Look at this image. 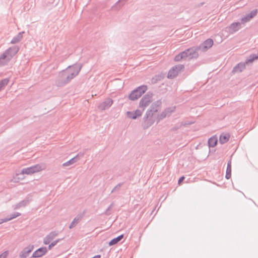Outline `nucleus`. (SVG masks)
Here are the masks:
<instances>
[{
    "label": "nucleus",
    "instance_id": "ddd939ff",
    "mask_svg": "<svg viewBox=\"0 0 258 258\" xmlns=\"http://www.w3.org/2000/svg\"><path fill=\"white\" fill-rule=\"evenodd\" d=\"M34 248V245H29L27 247H25L20 253L19 256L21 258H26L29 253H30Z\"/></svg>",
    "mask_w": 258,
    "mask_h": 258
},
{
    "label": "nucleus",
    "instance_id": "2f4dec72",
    "mask_svg": "<svg viewBox=\"0 0 258 258\" xmlns=\"http://www.w3.org/2000/svg\"><path fill=\"white\" fill-rule=\"evenodd\" d=\"M126 115H127V117H128L130 118L133 119H135L137 118L135 114L134 113V111H127L126 112Z\"/></svg>",
    "mask_w": 258,
    "mask_h": 258
},
{
    "label": "nucleus",
    "instance_id": "4468645a",
    "mask_svg": "<svg viewBox=\"0 0 258 258\" xmlns=\"http://www.w3.org/2000/svg\"><path fill=\"white\" fill-rule=\"evenodd\" d=\"M112 99L111 98H107L98 106V108L102 110H106L109 108L112 105Z\"/></svg>",
    "mask_w": 258,
    "mask_h": 258
},
{
    "label": "nucleus",
    "instance_id": "4c0bfd02",
    "mask_svg": "<svg viewBox=\"0 0 258 258\" xmlns=\"http://www.w3.org/2000/svg\"><path fill=\"white\" fill-rule=\"evenodd\" d=\"M113 204H111L109 206V207L107 209V210H106V211H105V214H106V215H109V213H108V211H109V210H110L111 209V208H112V206H113Z\"/></svg>",
    "mask_w": 258,
    "mask_h": 258
},
{
    "label": "nucleus",
    "instance_id": "423d86ee",
    "mask_svg": "<svg viewBox=\"0 0 258 258\" xmlns=\"http://www.w3.org/2000/svg\"><path fill=\"white\" fill-rule=\"evenodd\" d=\"M152 94L148 92L141 99L139 103V107L144 110L145 108L148 106L152 101Z\"/></svg>",
    "mask_w": 258,
    "mask_h": 258
},
{
    "label": "nucleus",
    "instance_id": "6ab92c4d",
    "mask_svg": "<svg viewBox=\"0 0 258 258\" xmlns=\"http://www.w3.org/2000/svg\"><path fill=\"white\" fill-rule=\"evenodd\" d=\"M82 216L80 215H78L72 221L69 226L70 229H72L75 227L81 220Z\"/></svg>",
    "mask_w": 258,
    "mask_h": 258
},
{
    "label": "nucleus",
    "instance_id": "7c9ffc66",
    "mask_svg": "<svg viewBox=\"0 0 258 258\" xmlns=\"http://www.w3.org/2000/svg\"><path fill=\"white\" fill-rule=\"evenodd\" d=\"M63 238L57 239L55 240V241H53V242H52L50 244H49V245L48 246V249L50 250L52 247L55 246L58 242H59Z\"/></svg>",
    "mask_w": 258,
    "mask_h": 258
},
{
    "label": "nucleus",
    "instance_id": "c85d7f7f",
    "mask_svg": "<svg viewBox=\"0 0 258 258\" xmlns=\"http://www.w3.org/2000/svg\"><path fill=\"white\" fill-rule=\"evenodd\" d=\"M57 235L58 233L57 232L52 231L46 236L48 237V239L52 241Z\"/></svg>",
    "mask_w": 258,
    "mask_h": 258
},
{
    "label": "nucleus",
    "instance_id": "f8f14e48",
    "mask_svg": "<svg viewBox=\"0 0 258 258\" xmlns=\"http://www.w3.org/2000/svg\"><path fill=\"white\" fill-rule=\"evenodd\" d=\"M187 49V50H189L188 51V59L197 58L199 56V53L198 52L199 49L197 46L192 47Z\"/></svg>",
    "mask_w": 258,
    "mask_h": 258
},
{
    "label": "nucleus",
    "instance_id": "6e6552de",
    "mask_svg": "<svg viewBox=\"0 0 258 258\" xmlns=\"http://www.w3.org/2000/svg\"><path fill=\"white\" fill-rule=\"evenodd\" d=\"M41 170L42 168L41 166L39 164H36L29 167L23 168L21 170V173L22 174H32L35 172H39Z\"/></svg>",
    "mask_w": 258,
    "mask_h": 258
},
{
    "label": "nucleus",
    "instance_id": "412c9836",
    "mask_svg": "<svg viewBox=\"0 0 258 258\" xmlns=\"http://www.w3.org/2000/svg\"><path fill=\"white\" fill-rule=\"evenodd\" d=\"M24 32L19 33L16 36L14 37L11 41L12 44H16L20 42L23 37Z\"/></svg>",
    "mask_w": 258,
    "mask_h": 258
},
{
    "label": "nucleus",
    "instance_id": "9d476101",
    "mask_svg": "<svg viewBox=\"0 0 258 258\" xmlns=\"http://www.w3.org/2000/svg\"><path fill=\"white\" fill-rule=\"evenodd\" d=\"M19 50V47L17 46H13L10 47L8 49H7L4 53L5 54L7 55V56L10 59L12 58L16 55V54Z\"/></svg>",
    "mask_w": 258,
    "mask_h": 258
},
{
    "label": "nucleus",
    "instance_id": "a878e982",
    "mask_svg": "<svg viewBox=\"0 0 258 258\" xmlns=\"http://www.w3.org/2000/svg\"><path fill=\"white\" fill-rule=\"evenodd\" d=\"M78 161V159H77V157H74V158H72L68 161L63 163L62 166H68L71 165H72L77 162Z\"/></svg>",
    "mask_w": 258,
    "mask_h": 258
},
{
    "label": "nucleus",
    "instance_id": "f3484780",
    "mask_svg": "<svg viewBox=\"0 0 258 258\" xmlns=\"http://www.w3.org/2000/svg\"><path fill=\"white\" fill-rule=\"evenodd\" d=\"M241 24L240 22H234L232 23L229 26V30L231 33H234L241 28Z\"/></svg>",
    "mask_w": 258,
    "mask_h": 258
},
{
    "label": "nucleus",
    "instance_id": "dca6fc26",
    "mask_svg": "<svg viewBox=\"0 0 258 258\" xmlns=\"http://www.w3.org/2000/svg\"><path fill=\"white\" fill-rule=\"evenodd\" d=\"M143 126L144 129H147L151 126L154 122V120L152 117L145 118V115L143 117Z\"/></svg>",
    "mask_w": 258,
    "mask_h": 258
},
{
    "label": "nucleus",
    "instance_id": "20e7f679",
    "mask_svg": "<svg viewBox=\"0 0 258 258\" xmlns=\"http://www.w3.org/2000/svg\"><path fill=\"white\" fill-rule=\"evenodd\" d=\"M162 104L161 100L154 102L151 105L150 109L148 110L145 114V118L152 117L153 115L158 111Z\"/></svg>",
    "mask_w": 258,
    "mask_h": 258
},
{
    "label": "nucleus",
    "instance_id": "79ce46f5",
    "mask_svg": "<svg viewBox=\"0 0 258 258\" xmlns=\"http://www.w3.org/2000/svg\"><path fill=\"white\" fill-rule=\"evenodd\" d=\"M179 128V126H175L174 127H173L171 130L172 131H176L177 130L178 128Z\"/></svg>",
    "mask_w": 258,
    "mask_h": 258
},
{
    "label": "nucleus",
    "instance_id": "c03bdc74",
    "mask_svg": "<svg viewBox=\"0 0 258 258\" xmlns=\"http://www.w3.org/2000/svg\"><path fill=\"white\" fill-rule=\"evenodd\" d=\"M184 125V124H183V122H182V123H181V125Z\"/></svg>",
    "mask_w": 258,
    "mask_h": 258
},
{
    "label": "nucleus",
    "instance_id": "a19ab883",
    "mask_svg": "<svg viewBox=\"0 0 258 258\" xmlns=\"http://www.w3.org/2000/svg\"><path fill=\"white\" fill-rule=\"evenodd\" d=\"M6 222L5 218L0 219V224Z\"/></svg>",
    "mask_w": 258,
    "mask_h": 258
},
{
    "label": "nucleus",
    "instance_id": "473e14b6",
    "mask_svg": "<svg viewBox=\"0 0 258 258\" xmlns=\"http://www.w3.org/2000/svg\"><path fill=\"white\" fill-rule=\"evenodd\" d=\"M189 51V50H187V49H186L184 51H182L181 52L183 59H188V51Z\"/></svg>",
    "mask_w": 258,
    "mask_h": 258
},
{
    "label": "nucleus",
    "instance_id": "9b49d317",
    "mask_svg": "<svg viewBox=\"0 0 258 258\" xmlns=\"http://www.w3.org/2000/svg\"><path fill=\"white\" fill-rule=\"evenodd\" d=\"M257 13V9H254L251 11L249 13L245 15L241 19V23L244 24L245 23L249 22L251 19H252L256 15Z\"/></svg>",
    "mask_w": 258,
    "mask_h": 258
},
{
    "label": "nucleus",
    "instance_id": "c756f323",
    "mask_svg": "<svg viewBox=\"0 0 258 258\" xmlns=\"http://www.w3.org/2000/svg\"><path fill=\"white\" fill-rule=\"evenodd\" d=\"M123 182H120V183H119L118 184H117L111 190V193H113V192H116L117 191H118L120 189V187L122 186V185H123Z\"/></svg>",
    "mask_w": 258,
    "mask_h": 258
},
{
    "label": "nucleus",
    "instance_id": "5701e85b",
    "mask_svg": "<svg viewBox=\"0 0 258 258\" xmlns=\"http://www.w3.org/2000/svg\"><path fill=\"white\" fill-rule=\"evenodd\" d=\"M231 176V160H229L227 163L225 177L228 179Z\"/></svg>",
    "mask_w": 258,
    "mask_h": 258
},
{
    "label": "nucleus",
    "instance_id": "4be33fe9",
    "mask_svg": "<svg viewBox=\"0 0 258 258\" xmlns=\"http://www.w3.org/2000/svg\"><path fill=\"white\" fill-rule=\"evenodd\" d=\"M230 135L228 134H223L220 135L219 142L221 144L226 143L229 140Z\"/></svg>",
    "mask_w": 258,
    "mask_h": 258
},
{
    "label": "nucleus",
    "instance_id": "a211bd4d",
    "mask_svg": "<svg viewBox=\"0 0 258 258\" xmlns=\"http://www.w3.org/2000/svg\"><path fill=\"white\" fill-rule=\"evenodd\" d=\"M10 60V59L4 52L0 56V67L7 64Z\"/></svg>",
    "mask_w": 258,
    "mask_h": 258
},
{
    "label": "nucleus",
    "instance_id": "cd10ccee",
    "mask_svg": "<svg viewBox=\"0 0 258 258\" xmlns=\"http://www.w3.org/2000/svg\"><path fill=\"white\" fill-rule=\"evenodd\" d=\"M20 215H21V213H20L19 212H15V213H14L13 214H11L10 217L5 218V219L6 220V222H8L15 218H17V217H18Z\"/></svg>",
    "mask_w": 258,
    "mask_h": 258
},
{
    "label": "nucleus",
    "instance_id": "2eb2a0df",
    "mask_svg": "<svg viewBox=\"0 0 258 258\" xmlns=\"http://www.w3.org/2000/svg\"><path fill=\"white\" fill-rule=\"evenodd\" d=\"M47 249L46 247H40L35 250L32 255V257H40L45 254Z\"/></svg>",
    "mask_w": 258,
    "mask_h": 258
},
{
    "label": "nucleus",
    "instance_id": "aec40b11",
    "mask_svg": "<svg viewBox=\"0 0 258 258\" xmlns=\"http://www.w3.org/2000/svg\"><path fill=\"white\" fill-rule=\"evenodd\" d=\"M29 203V201L25 200L21 201L19 203L14 205L13 206L14 210H17L21 207H25Z\"/></svg>",
    "mask_w": 258,
    "mask_h": 258
},
{
    "label": "nucleus",
    "instance_id": "0eeeda50",
    "mask_svg": "<svg viewBox=\"0 0 258 258\" xmlns=\"http://www.w3.org/2000/svg\"><path fill=\"white\" fill-rule=\"evenodd\" d=\"M183 68L184 66L183 64H178L173 67L168 72V78L173 79L176 77Z\"/></svg>",
    "mask_w": 258,
    "mask_h": 258
},
{
    "label": "nucleus",
    "instance_id": "bb28decb",
    "mask_svg": "<svg viewBox=\"0 0 258 258\" xmlns=\"http://www.w3.org/2000/svg\"><path fill=\"white\" fill-rule=\"evenodd\" d=\"M9 82V79L5 78L0 81V91L4 89Z\"/></svg>",
    "mask_w": 258,
    "mask_h": 258
},
{
    "label": "nucleus",
    "instance_id": "72a5a7b5",
    "mask_svg": "<svg viewBox=\"0 0 258 258\" xmlns=\"http://www.w3.org/2000/svg\"><path fill=\"white\" fill-rule=\"evenodd\" d=\"M144 110H139V109H137L135 111H134V113L135 114L136 116V117H140L142 115V112Z\"/></svg>",
    "mask_w": 258,
    "mask_h": 258
},
{
    "label": "nucleus",
    "instance_id": "393cba45",
    "mask_svg": "<svg viewBox=\"0 0 258 258\" xmlns=\"http://www.w3.org/2000/svg\"><path fill=\"white\" fill-rule=\"evenodd\" d=\"M217 143V139L215 137H211L208 140V145L210 147H214Z\"/></svg>",
    "mask_w": 258,
    "mask_h": 258
},
{
    "label": "nucleus",
    "instance_id": "37998d69",
    "mask_svg": "<svg viewBox=\"0 0 258 258\" xmlns=\"http://www.w3.org/2000/svg\"><path fill=\"white\" fill-rule=\"evenodd\" d=\"M128 0H119L117 3H119L120 1H124V2H126Z\"/></svg>",
    "mask_w": 258,
    "mask_h": 258
},
{
    "label": "nucleus",
    "instance_id": "39448f33",
    "mask_svg": "<svg viewBox=\"0 0 258 258\" xmlns=\"http://www.w3.org/2000/svg\"><path fill=\"white\" fill-rule=\"evenodd\" d=\"M175 110V106H171L165 108L160 114H158L157 117V123L160 122V120L163 119L166 117H169Z\"/></svg>",
    "mask_w": 258,
    "mask_h": 258
},
{
    "label": "nucleus",
    "instance_id": "58836bf2",
    "mask_svg": "<svg viewBox=\"0 0 258 258\" xmlns=\"http://www.w3.org/2000/svg\"><path fill=\"white\" fill-rule=\"evenodd\" d=\"M83 156H84V153L80 152V153H78L75 157H77V159H78V160H79L80 157H82Z\"/></svg>",
    "mask_w": 258,
    "mask_h": 258
},
{
    "label": "nucleus",
    "instance_id": "7ed1b4c3",
    "mask_svg": "<svg viewBox=\"0 0 258 258\" xmlns=\"http://www.w3.org/2000/svg\"><path fill=\"white\" fill-rule=\"evenodd\" d=\"M258 58V56L256 54L250 55L246 60L245 62H240L237 64L233 69L232 72L237 73L241 72L245 68V63L252 62L254 60Z\"/></svg>",
    "mask_w": 258,
    "mask_h": 258
},
{
    "label": "nucleus",
    "instance_id": "f03ea898",
    "mask_svg": "<svg viewBox=\"0 0 258 258\" xmlns=\"http://www.w3.org/2000/svg\"><path fill=\"white\" fill-rule=\"evenodd\" d=\"M147 90L146 85H142L132 91L128 95L130 100L134 101L140 98Z\"/></svg>",
    "mask_w": 258,
    "mask_h": 258
},
{
    "label": "nucleus",
    "instance_id": "b1692460",
    "mask_svg": "<svg viewBox=\"0 0 258 258\" xmlns=\"http://www.w3.org/2000/svg\"><path fill=\"white\" fill-rule=\"evenodd\" d=\"M123 237V235L121 234L116 238L112 239L109 242V245L110 246L114 245L120 241Z\"/></svg>",
    "mask_w": 258,
    "mask_h": 258
},
{
    "label": "nucleus",
    "instance_id": "f704fd0d",
    "mask_svg": "<svg viewBox=\"0 0 258 258\" xmlns=\"http://www.w3.org/2000/svg\"><path fill=\"white\" fill-rule=\"evenodd\" d=\"M182 59H183V58L181 55V52L178 55H177L174 58V60L176 61H180Z\"/></svg>",
    "mask_w": 258,
    "mask_h": 258
},
{
    "label": "nucleus",
    "instance_id": "c9c22d12",
    "mask_svg": "<svg viewBox=\"0 0 258 258\" xmlns=\"http://www.w3.org/2000/svg\"><path fill=\"white\" fill-rule=\"evenodd\" d=\"M8 253H9L8 251H4L3 253L0 254V258H6L8 255Z\"/></svg>",
    "mask_w": 258,
    "mask_h": 258
},
{
    "label": "nucleus",
    "instance_id": "e433bc0d",
    "mask_svg": "<svg viewBox=\"0 0 258 258\" xmlns=\"http://www.w3.org/2000/svg\"><path fill=\"white\" fill-rule=\"evenodd\" d=\"M51 242V240L48 238L47 236L45 237L43 240V243L44 244L47 245L50 243Z\"/></svg>",
    "mask_w": 258,
    "mask_h": 258
},
{
    "label": "nucleus",
    "instance_id": "1a4fd4ad",
    "mask_svg": "<svg viewBox=\"0 0 258 258\" xmlns=\"http://www.w3.org/2000/svg\"><path fill=\"white\" fill-rule=\"evenodd\" d=\"M213 45V41L212 39L209 38L206 40L203 43L201 44L199 46H198L199 50H201L203 52L207 51Z\"/></svg>",
    "mask_w": 258,
    "mask_h": 258
},
{
    "label": "nucleus",
    "instance_id": "f257e3e1",
    "mask_svg": "<svg viewBox=\"0 0 258 258\" xmlns=\"http://www.w3.org/2000/svg\"><path fill=\"white\" fill-rule=\"evenodd\" d=\"M82 68L81 64L69 66L66 70L59 72L55 81L57 87H63L68 84L80 73Z\"/></svg>",
    "mask_w": 258,
    "mask_h": 258
},
{
    "label": "nucleus",
    "instance_id": "ea45409f",
    "mask_svg": "<svg viewBox=\"0 0 258 258\" xmlns=\"http://www.w3.org/2000/svg\"><path fill=\"white\" fill-rule=\"evenodd\" d=\"M184 176H181L178 180V183L179 184H180L183 181V180L184 179Z\"/></svg>",
    "mask_w": 258,
    "mask_h": 258
}]
</instances>
